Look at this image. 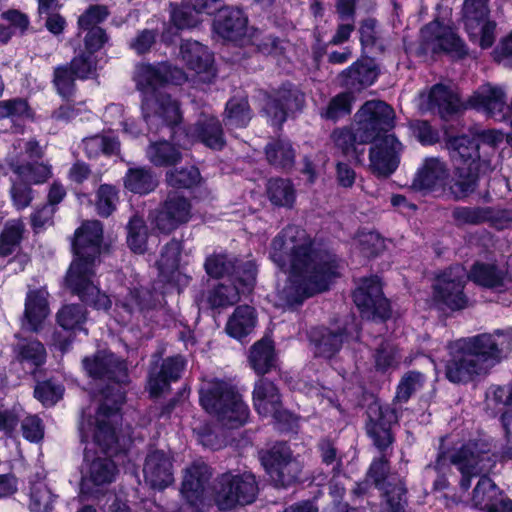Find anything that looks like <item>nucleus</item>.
Here are the masks:
<instances>
[{"label":"nucleus","instance_id":"obj_1","mask_svg":"<svg viewBox=\"0 0 512 512\" xmlns=\"http://www.w3.org/2000/svg\"><path fill=\"white\" fill-rule=\"evenodd\" d=\"M270 258L288 274L287 284L279 295L289 305L326 291L342 268L335 254L294 225L287 226L273 239Z\"/></svg>","mask_w":512,"mask_h":512},{"label":"nucleus","instance_id":"obj_2","mask_svg":"<svg viewBox=\"0 0 512 512\" xmlns=\"http://www.w3.org/2000/svg\"><path fill=\"white\" fill-rule=\"evenodd\" d=\"M82 363L90 377L107 378L116 384L103 392V403L95 415H91L90 408L84 410L79 423L81 440L91 441L93 445L106 452L113 449L117 443L115 424L119 419L120 406L125 400V393L120 384L126 381L127 367L124 362L106 351L97 352L92 357H85Z\"/></svg>","mask_w":512,"mask_h":512},{"label":"nucleus","instance_id":"obj_3","mask_svg":"<svg viewBox=\"0 0 512 512\" xmlns=\"http://www.w3.org/2000/svg\"><path fill=\"white\" fill-rule=\"evenodd\" d=\"M445 376L452 383H467L486 374L500 361L504 351L512 349V328L494 334L458 339L448 346Z\"/></svg>","mask_w":512,"mask_h":512},{"label":"nucleus","instance_id":"obj_4","mask_svg":"<svg viewBox=\"0 0 512 512\" xmlns=\"http://www.w3.org/2000/svg\"><path fill=\"white\" fill-rule=\"evenodd\" d=\"M102 239L103 227L97 220L87 221L76 230L73 241L75 258L67 272L66 284L83 302L96 309L107 310L111 300L94 283V267Z\"/></svg>","mask_w":512,"mask_h":512},{"label":"nucleus","instance_id":"obj_5","mask_svg":"<svg viewBox=\"0 0 512 512\" xmlns=\"http://www.w3.org/2000/svg\"><path fill=\"white\" fill-rule=\"evenodd\" d=\"M187 79L185 73L167 63L156 66L140 64L136 67L134 80L138 90L144 93L142 103L143 118L150 129L162 125H177L182 118L179 104L170 95L156 93L166 83L180 85Z\"/></svg>","mask_w":512,"mask_h":512},{"label":"nucleus","instance_id":"obj_6","mask_svg":"<svg viewBox=\"0 0 512 512\" xmlns=\"http://www.w3.org/2000/svg\"><path fill=\"white\" fill-rule=\"evenodd\" d=\"M490 444L484 440H471L454 449L448 457L440 454L433 466L437 477L434 480V489L441 491L449 486L446 471L449 470L448 463L454 465L461 474L459 480L460 488L466 492L471 486L474 477L488 472L494 465L491 458Z\"/></svg>","mask_w":512,"mask_h":512},{"label":"nucleus","instance_id":"obj_7","mask_svg":"<svg viewBox=\"0 0 512 512\" xmlns=\"http://www.w3.org/2000/svg\"><path fill=\"white\" fill-rule=\"evenodd\" d=\"M447 147L457 173L452 191L457 198H462L475 189L481 175L494 169V164H491L488 152H481V145L475 138L454 137Z\"/></svg>","mask_w":512,"mask_h":512},{"label":"nucleus","instance_id":"obj_8","mask_svg":"<svg viewBox=\"0 0 512 512\" xmlns=\"http://www.w3.org/2000/svg\"><path fill=\"white\" fill-rule=\"evenodd\" d=\"M203 408L226 428H239L249 417V408L241 395L230 384L215 381L204 384L200 389Z\"/></svg>","mask_w":512,"mask_h":512},{"label":"nucleus","instance_id":"obj_9","mask_svg":"<svg viewBox=\"0 0 512 512\" xmlns=\"http://www.w3.org/2000/svg\"><path fill=\"white\" fill-rule=\"evenodd\" d=\"M41 150L34 140L18 139L8 153L6 163L16 176L28 184H41L52 175L51 168L43 163H29L27 159L40 157Z\"/></svg>","mask_w":512,"mask_h":512},{"label":"nucleus","instance_id":"obj_10","mask_svg":"<svg viewBox=\"0 0 512 512\" xmlns=\"http://www.w3.org/2000/svg\"><path fill=\"white\" fill-rule=\"evenodd\" d=\"M357 138L361 144L389 135L395 125V112L383 101L366 102L356 114Z\"/></svg>","mask_w":512,"mask_h":512},{"label":"nucleus","instance_id":"obj_11","mask_svg":"<svg viewBox=\"0 0 512 512\" xmlns=\"http://www.w3.org/2000/svg\"><path fill=\"white\" fill-rule=\"evenodd\" d=\"M261 462L277 486H288L296 482L304 467L303 459L293 456L290 447L284 443L276 444L262 453Z\"/></svg>","mask_w":512,"mask_h":512},{"label":"nucleus","instance_id":"obj_12","mask_svg":"<svg viewBox=\"0 0 512 512\" xmlns=\"http://www.w3.org/2000/svg\"><path fill=\"white\" fill-rule=\"evenodd\" d=\"M467 278L462 266H454L442 273L433 286V303L441 309L460 310L466 307L463 287Z\"/></svg>","mask_w":512,"mask_h":512},{"label":"nucleus","instance_id":"obj_13","mask_svg":"<svg viewBox=\"0 0 512 512\" xmlns=\"http://www.w3.org/2000/svg\"><path fill=\"white\" fill-rule=\"evenodd\" d=\"M257 491L255 477L251 473L224 474L216 487V502L222 510L231 509L238 504H250L255 500Z\"/></svg>","mask_w":512,"mask_h":512},{"label":"nucleus","instance_id":"obj_14","mask_svg":"<svg viewBox=\"0 0 512 512\" xmlns=\"http://www.w3.org/2000/svg\"><path fill=\"white\" fill-rule=\"evenodd\" d=\"M116 473V465L110 458L94 456L92 448H85V463L81 481L83 494H97L115 479Z\"/></svg>","mask_w":512,"mask_h":512},{"label":"nucleus","instance_id":"obj_15","mask_svg":"<svg viewBox=\"0 0 512 512\" xmlns=\"http://www.w3.org/2000/svg\"><path fill=\"white\" fill-rule=\"evenodd\" d=\"M369 149V169L379 177L394 173L400 163L403 145L394 134L373 139Z\"/></svg>","mask_w":512,"mask_h":512},{"label":"nucleus","instance_id":"obj_16","mask_svg":"<svg viewBox=\"0 0 512 512\" xmlns=\"http://www.w3.org/2000/svg\"><path fill=\"white\" fill-rule=\"evenodd\" d=\"M398 403L393 401L392 405H381L378 402L372 403L368 408L370 423L368 433L373 438L375 445L384 450L393 441L391 427L398 422Z\"/></svg>","mask_w":512,"mask_h":512},{"label":"nucleus","instance_id":"obj_17","mask_svg":"<svg viewBox=\"0 0 512 512\" xmlns=\"http://www.w3.org/2000/svg\"><path fill=\"white\" fill-rule=\"evenodd\" d=\"M354 302L367 316L387 318L390 313L388 300L383 296L378 277L364 278L353 294Z\"/></svg>","mask_w":512,"mask_h":512},{"label":"nucleus","instance_id":"obj_18","mask_svg":"<svg viewBox=\"0 0 512 512\" xmlns=\"http://www.w3.org/2000/svg\"><path fill=\"white\" fill-rule=\"evenodd\" d=\"M421 39L425 51H445L459 57L466 54L465 45L454 30L438 21L429 23L421 30Z\"/></svg>","mask_w":512,"mask_h":512},{"label":"nucleus","instance_id":"obj_19","mask_svg":"<svg viewBox=\"0 0 512 512\" xmlns=\"http://www.w3.org/2000/svg\"><path fill=\"white\" fill-rule=\"evenodd\" d=\"M507 94L502 86L485 83L469 97L468 105L497 121L506 119Z\"/></svg>","mask_w":512,"mask_h":512},{"label":"nucleus","instance_id":"obj_20","mask_svg":"<svg viewBox=\"0 0 512 512\" xmlns=\"http://www.w3.org/2000/svg\"><path fill=\"white\" fill-rule=\"evenodd\" d=\"M192 216L190 202L179 195H169L153 217L155 227L162 233H171Z\"/></svg>","mask_w":512,"mask_h":512},{"label":"nucleus","instance_id":"obj_21","mask_svg":"<svg viewBox=\"0 0 512 512\" xmlns=\"http://www.w3.org/2000/svg\"><path fill=\"white\" fill-rule=\"evenodd\" d=\"M418 105L421 110L437 112L443 118L456 113L462 107L456 91L441 83L434 85L428 93H421Z\"/></svg>","mask_w":512,"mask_h":512},{"label":"nucleus","instance_id":"obj_22","mask_svg":"<svg viewBox=\"0 0 512 512\" xmlns=\"http://www.w3.org/2000/svg\"><path fill=\"white\" fill-rule=\"evenodd\" d=\"M253 404L263 417H272L276 421H286L290 415L282 409L277 387L267 379H259L253 390Z\"/></svg>","mask_w":512,"mask_h":512},{"label":"nucleus","instance_id":"obj_23","mask_svg":"<svg viewBox=\"0 0 512 512\" xmlns=\"http://www.w3.org/2000/svg\"><path fill=\"white\" fill-rule=\"evenodd\" d=\"M180 54L186 66L195 72L199 81L209 83L215 77L213 55L207 47L197 41H185Z\"/></svg>","mask_w":512,"mask_h":512},{"label":"nucleus","instance_id":"obj_24","mask_svg":"<svg viewBox=\"0 0 512 512\" xmlns=\"http://www.w3.org/2000/svg\"><path fill=\"white\" fill-rule=\"evenodd\" d=\"M472 503L486 512L512 511V500L504 498L496 484L487 476H482L473 489Z\"/></svg>","mask_w":512,"mask_h":512},{"label":"nucleus","instance_id":"obj_25","mask_svg":"<svg viewBox=\"0 0 512 512\" xmlns=\"http://www.w3.org/2000/svg\"><path fill=\"white\" fill-rule=\"evenodd\" d=\"M48 292L45 288L29 289L25 298L22 327L31 332H39L50 314Z\"/></svg>","mask_w":512,"mask_h":512},{"label":"nucleus","instance_id":"obj_26","mask_svg":"<svg viewBox=\"0 0 512 512\" xmlns=\"http://www.w3.org/2000/svg\"><path fill=\"white\" fill-rule=\"evenodd\" d=\"M210 475L208 466L202 462H195L185 470L181 493L196 510L203 504L205 484Z\"/></svg>","mask_w":512,"mask_h":512},{"label":"nucleus","instance_id":"obj_27","mask_svg":"<svg viewBox=\"0 0 512 512\" xmlns=\"http://www.w3.org/2000/svg\"><path fill=\"white\" fill-rule=\"evenodd\" d=\"M146 482L153 488L163 489L173 483V465L170 455L163 451L151 452L144 464Z\"/></svg>","mask_w":512,"mask_h":512},{"label":"nucleus","instance_id":"obj_28","mask_svg":"<svg viewBox=\"0 0 512 512\" xmlns=\"http://www.w3.org/2000/svg\"><path fill=\"white\" fill-rule=\"evenodd\" d=\"M301 103L302 95L298 91L284 88L268 97L264 112L272 125H281L288 112L300 109Z\"/></svg>","mask_w":512,"mask_h":512},{"label":"nucleus","instance_id":"obj_29","mask_svg":"<svg viewBox=\"0 0 512 512\" xmlns=\"http://www.w3.org/2000/svg\"><path fill=\"white\" fill-rule=\"evenodd\" d=\"M187 137L191 141H200L205 146L220 150L225 145L221 124L214 116H204L189 128Z\"/></svg>","mask_w":512,"mask_h":512},{"label":"nucleus","instance_id":"obj_30","mask_svg":"<svg viewBox=\"0 0 512 512\" xmlns=\"http://www.w3.org/2000/svg\"><path fill=\"white\" fill-rule=\"evenodd\" d=\"M247 26V18L243 12L235 8L221 9L214 21V30L222 38L237 40L244 35Z\"/></svg>","mask_w":512,"mask_h":512},{"label":"nucleus","instance_id":"obj_31","mask_svg":"<svg viewBox=\"0 0 512 512\" xmlns=\"http://www.w3.org/2000/svg\"><path fill=\"white\" fill-rule=\"evenodd\" d=\"M185 368V360L181 356L167 358L163 361L159 372H151L148 381V389L152 396H158L171 381L180 378Z\"/></svg>","mask_w":512,"mask_h":512},{"label":"nucleus","instance_id":"obj_32","mask_svg":"<svg viewBox=\"0 0 512 512\" xmlns=\"http://www.w3.org/2000/svg\"><path fill=\"white\" fill-rule=\"evenodd\" d=\"M13 359L24 367L35 370L45 363L46 350L37 339L19 337L13 346Z\"/></svg>","mask_w":512,"mask_h":512},{"label":"nucleus","instance_id":"obj_33","mask_svg":"<svg viewBox=\"0 0 512 512\" xmlns=\"http://www.w3.org/2000/svg\"><path fill=\"white\" fill-rule=\"evenodd\" d=\"M448 176L445 164L438 158H428L418 169L413 181L416 189H433L441 186Z\"/></svg>","mask_w":512,"mask_h":512},{"label":"nucleus","instance_id":"obj_34","mask_svg":"<svg viewBox=\"0 0 512 512\" xmlns=\"http://www.w3.org/2000/svg\"><path fill=\"white\" fill-rule=\"evenodd\" d=\"M488 408L502 412L501 420L506 434L512 439V387H492L486 395Z\"/></svg>","mask_w":512,"mask_h":512},{"label":"nucleus","instance_id":"obj_35","mask_svg":"<svg viewBox=\"0 0 512 512\" xmlns=\"http://www.w3.org/2000/svg\"><path fill=\"white\" fill-rule=\"evenodd\" d=\"M255 324V310L250 306H239L229 318L226 331L230 336L241 339L253 331Z\"/></svg>","mask_w":512,"mask_h":512},{"label":"nucleus","instance_id":"obj_36","mask_svg":"<svg viewBox=\"0 0 512 512\" xmlns=\"http://www.w3.org/2000/svg\"><path fill=\"white\" fill-rule=\"evenodd\" d=\"M377 71L371 62L355 63L342 73V83L351 88L369 86L377 78Z\"/></svg>","mask_w":512,"mask_h":512},{"label":"nucleus","instance_id":"obj_37","mask_svg":"<svg viewBox=\"0 0 512 512\" xmlns=\"http://www.w3.org/2000/svg\"><path fill=\"white\" fill-rule=\"evenodd\" d=\"M311 339L315 345V355L324 358H331L335 355L344 341L342 333L337 334L327 328L314 331Z\"/></svg>","mask_w":512,"mask_h":512},{"label":"nucleus","instance_id":"obj_38","mask_svg":"<svg viewBox=\"0 0 512 512\" xmlns=\"http://www.w3.org/2000/svg\"><path fill=\"white\" fill-rule=\"evenodd\" d=\"M249 362L258 374L267 373L274 365V348L268 339L255 343L250 351Z\"/></svg>","mask_w":512,"mask_h":512},{"label":"nucleus","instance_id":"obj_39","mask_svg":"<svg viewBox=\"0 0 512 512\" xmlns=\"http://www.w3.org/2000/svg\"><path fill=\"white\" fill-rule=\"evenodd\" d=\"M147 157L156 166H169L181 160V153L174 144L157 141L147 148Z\"/></svg>","mask_w":512,"mask_h":512},{"label":"nucleus","instance_id":"obj_40","mask_svg":"<svg viewBox=\"0 0 512 512\" xmlns=\"http://www.w3.org/2000/svg\"><path fill=\"white\" fill-rule=\"evenodd\" d=\"M251 117V111L246 98H232L228 101L224 121L229 129L246 127Z\"/></svg>","mask_w":512,"mask_h":512},{"label":"nucleus","instance_id":"obj_41","mask_svg":"<svg viewBox=\"0 0 512 512\" xmlns=\"http://www.w3.org/2000/svg\"><path fill=\"white\" fill-rule=\"evenodd\" d=\"M470 278L484 287L498 289L504 287L507 277L491 264H475Z\"/></svg>","mask_w":512,"mask_h":512},{"label":"nucleus","instance_id":"obj_42","mask_svg":"<svg viewBox=\"0 0 512 512\" xmlns=\"http://www.w3.org/2000/svg\"><path fill=\"white\" fill-rule=\"evenodd\" d=\"M157 183L155 175L144 168L130 169L125 178V187L131 192L139 194L153 191Z\"/></svg>","mask_w":512,"mask_h":512},{"label":"nucleus","instance_id":"obj_43","mask_svg":"<svg viewBox=\"0 0 512 512\" xmlns=\"http://www.w3.org/2000/svg\"><path fill=\"white\" fill-rule=\"evenodd\" d=\"M181 249V242L176 240H171L163 248L161 256L157 261L160 275L163 278L170 280V277L178 270Z\"/></svg>","mask_w":512,"mask_h":512},{"label":"nucleus","instance_id":"obj_44","mask_svg":"<svg viewBox=\"0 0 512 512\" xmlns=\"http://www.w3.org/2000/svg\"><path fill=\"white\" fill-rule=\"evenodd\" d=\"M266 156L270 164L281 168L292 167L295 160L294 149L286 140L270 143L266 148Z\"/></svg>","mask_w":512,"mask_h":512},{"label":"nucleus","instance_id":"obj_45","mask_svg":"<svg viewBox=\"0 0 512 512\" xmlns=\"http://www.w3.org/2000/svg\"><path fill=\"white\" fill-rule=\"evenodd\" d=\"M24 224L21 220H10L0 234V256L11 255L20 244Z\"/></svg>","mask_w":512,"mask_h":512},{"label":"nucleus","instance_id":"obj_46","mask_svg":"<svg viewBox=\"0 0 512 512\" xmlns=\"http://www.w3.org/2000/svg\"><path fill=\"white\" fill-rule=\"evenodd\" d=\"M267 194L270 201L278 206H291L295 200V190L287 179H272L268 182Z\"/></svg>","mask_w":512,"mask_h":512},{"label":"nucleus","instance_id":"obj_47","mask_svg":"<svg viewBox=\"0 0 512 512\" xmlns=\"http://www.w3.org/2000/svg\"><path fill=\"white\" fill-rule=\"evenodd\" d=\"M331 138L343 155L353 158L357 162L362 161L363 151L359 152L356 148V143L361 144L357 138V129L354 133L348 129L335 130Z\"/></svg>","mask_w":512,"mask_h":512},{"label":"nucleus","instance_id":"obj_48","mask_svg":"<svg viewBox=\"0 0 512 512\" xmlns=\"http://www.w3.org/2000/svg\"><path fill=\"white\" fill-rule=\"evenodd\" d=\"M84 149L89 157L112 155L119 150V142L113 136L95 135L84 140Z\"/></svg>","mask_w":512,"mask_h":512},{"label":"nucleus","instance_id":"obj_49","mask_svg":"<svg viewBox=\"0 0 512 512\" xmlns=\"http://www.w3.org/2000/svg\"><path fill=\"white\" fill-rule=\"evenodd\" d=\"M127 229V243L131 250L139 254L144 253L148 243V233L144 221L134 216L130 219Z\"/></svg>","mask_w":512,"mask_h":512},{"label":"nucleus","instance_id":"obj_50","mask_svg":"<svg viewBox=\"0 0 512 512\" xmlns=\"http://www.w3.org/2000/svg\"><path fill=\"white\" fill-rule=\"evenodd\" d=\"M200 179L199 170L194 166L174 169L166 173L167 184L176 189L192 188L200 182Z\"/></svg>","mask_w":512,"mask_h":512},{"label":"nucleus","instance_id":"obj_51","mask_svg":"<svg viewBox=\"0 0 512 512\" xmlns=\"http://www.w3.org/2000/svg\"><path fill=\"white\" fill-rule=\"evenodd\" d=\"M424 383L425 377L422 373L416 371L407 372L398 384L395 403L407 402L413 393L422 389Z\"/></svg>","mask_w":512,"mask_h":512},{"label":"nucleus","instance_id":"obj_52","mask_svg":"<svg viewBox=\"0 0 512 512\" xmlns=\"http://www.w3.org/2000/svg\"><path fill=\"white\" fill-rule=\"evenodd\" d=\"M476 28L465 27L470 40L482 49L490 48L496 39V23L490 19L477 22Z\"/></svg>","mask_w":512,"mask_h":512},{"label":"nucleus","instance_id":"obj_53","mask_svg":"<svg viewBox=\"0 0 512 512\" xmlns=\"http://www.w3.org/2000/svg\"><path fill=\"white\" fill-rule=\"evenodd\" d=\"M85 321L86 311L78 304L65 305L57 313L58 324L66 330L81 329Z\"/></svg>","mask_w":512,"mask_h":512},{"label":"nucleus","instance_id":"obj_54","mask_svg":"<svg viewBox=\"0 0 512 512\" xmlns=\"http://www.w3.org/2000/svg\"><path fill=\"white\" fill-rule=\"evenodd\" d=\"M463 22L465 27L476 28L477 22L489 19L487 0H465L463 4Z\"/></svg>","mask_w":512,"mask_h":512},{"label":"nucleus","instance_id":"obj_55","mask_svg":"<svg viewBox=\"0 0 512 512\" xmlns=\"http://www.w3.org/2000/svg\"><path fill=\"white\" fill-rule=\"evenodd\" d=\"M239 294L237 286L220 284L210 292L208 302L213 308H224L238 302Z\"/></svg>","mask_w":512,"mask_h":512},{"label":"nucleus","instance_id":"obj_56","mask_svg":"<svg viewBox=\"0 0 512 512\" xmlns=\"http://www.w3.org/2000/svg\"><path fill=\"white\" fill-rule=\"evenodd\" d=\"M118 191L109 184L101 185L96 192L95 206L99 215L108 217L116 208Z\"/></svg>","mask_w":512,"mask_h":512},{"label":"nucleus","instance_id":"obj_57","mask_svg":"<svg viewBox=\"0 0 512 512\" xmlns=\"http://www.w3.org/2000/svg\"><path fill=\"white\" fill-rule=\"evenodd\" d=\"M53 506V495L45 483L37 482L32 485L29 508L31 512H50Z\"/></svg>","mask_w":512,"mask_h":512},{"label":"nucleus","instance_id":"obj_58","mask_svg":"<svg viewBox=\"0 0 512 512\" xmlns=\"http://www.w3.org/2000/svg\"><path fill=\"white\" fill-rule=\"evenodd\" d=\"M360 251L366 256H373L385 249V242L381 236L373 231H361L355 238Z\"/></svg>","mask_w":512,"mask_h":512},{"label":"nucleus","instance_id":"obj_59","mask_svg":"<svg viewBox=\"0 0 512 512\" xmlns=\"http://www.w3.org/2000/svg\"><path fill=\"white\" fill-rule=\"evenodd\" d=\"M74 75L70 66H60L55 69L53 82L61 97L68 99L74 94Z\"/></svg>","mask_w":512,"mask_h":512},{"label":"nucleus","instance_id":"obj_60","mask_svg":"<svg viewBox=\"0 0 512 512\" xmlns=\"http://www.w3.org/2000/svg\"><path fill=\"white\" fill-rule=\"evenodd\" d=\"M490 210L479 207H460L453 211V217L458 224H480L490 218Z\"/></svg>","mask_w":512,"mask_h":512},{"label":"nucleus","instance_id":"obj_61","mask_svg":"<svg viewBox=\"0 0 512 512\" xmlns=\"http://www.w3.org/2000/svg\"><path fill=\"white\" fill-rule=\"evenodd\" d=\"M352 101L353 97L350 93H341L331 99L322 116L327 119L336 120L347 115L351 112Z\"/></svg>","mask_w":512,"mask_h":512},{"label":"nucleus","instance_id":"obj_62","mask_svg":"<svg viewBox=\"0 0 512 512\" xmlns=\"http://www.w3.org/2000/svg\"><path fill=\"white\" fill-rule=\"evenodd\" d=\"M31 185L25 181H21L18 177L12 180L10 188V196L13 205L18 209H25L33 200V191Z\"/></svg>","mask_w":512,"mask_h":512},{"label":"nucleus","instance_id":"obj_63","mask_svg":"<svg viewBox=\"0 0 512 512\" xmlns=\"http://www.w3.org/2000/svg\"><path fill=\"white\" fill-rule=\"evenodd\" d=\"M23 416V409L20 405L11 408L0 407V433L11 437Z\"/></svg>","mask_w":512,"mask_h":512},{"label":"nucleus","instance_id":"obj_64","mask_svg":"<svg viewBox=\"0 0 512 512\" xmlns=\"http://www.w3.org/2000/svg\"><path fill=\"white\" fill-rule=\"evenodd\" d=\"M235 264L226 255H212L206 259L205 270L214 278L223 277L226 274L235 272Z\"/></svg>","mask_w":512,"mask_h":512}]
</instances>
